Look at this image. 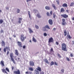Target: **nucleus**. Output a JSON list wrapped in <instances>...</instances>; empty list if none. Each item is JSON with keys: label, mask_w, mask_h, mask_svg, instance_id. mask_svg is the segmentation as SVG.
<instances>
[{"label": "nucleus", "mask_w": 74, "mask_h": 74, "mask_svg": "<svg viewBox=\"0 0 74 74\" xmlns=\"http://www.w3.org/2000/svg\"><path fill=\"white\" fill-rule=\"evenodd\" d=\"M61 49L64 51H66V52L67 51V49L66 45L65 43H63L62 44Z\"/></svg>", "instance_id": "1"}, {"label": "nucleus", "mask_w": 74, "mask_h": 74, "mask_svg": "<svg viewBox=\"0 0 74 74\" xmlns=\"http://www.w3.org/2000/svg\"><path fill=\"white\" fill-rule=\"evenodd\" d=\"M10 56L11 58V60L13 62L14 64H15V61L14 59L13 58V57H14V54H13V53H11L10 54Z\"/></svg>", "instance_id": "2"}, {"label": "nucleus", "mask_w": 74, "mask_h": 74, "mask_svg": "<svg viewBox=\"0 0 74 74\" xmlns=\"http://www.w3.org/2000/svg\"><path fill=\"white\" fill-rule=\"evenodd\" d=\"M26 38V37L25 36L24 37V35L21 34V40L22 42H24V40Z\"/></svg>", "instance_id": "3"}, {"label": "nucleus", "mask_w": 74, "mask_h": 74, "mask_svg": "<svg viewBox=\"0 0 74 74\" xmlns=\"http://www.w3.org/2000/svg\"><path fill=\"white\" fill-rule=\"evenodd\" d=\"M47 29H50V28L49 27L48 25H46L45 27H42V30L43 32H45V31H47Z\"/></svg>", "instance_id": "4"}, {"label": "nucleus", "mask_w": 74, "mask_h": 74, "mask_svg": "<svg viewBox=\"0 0 74 74\" xmlns=\"http://www.w3.org/2000/svg\"><path fill=\"white\" fill-rule=\"evenodd\" d=\"M61 16L62 18H67L69 17V16L66 14H61Z\"/></svg>", "instance_id": "5"}, {"label": "nucleus", "mask_w": 74, "mask_h": 74, "mask_svg": "<svg viewBox=\"0 0 74 74\" xmlns=\"http://www.w3.org/2000/svg\"><path fill=\"white\" fill-rule=\"evenodd\" d=\"M17 45L19 48H22L23 47L22 44L21 42L18 41L17 42Z\"/></svg>", "instance_id": "6"}, {"label": "nucleus", "mask_w": 74, "mask_h": 74, "mask_svg": "<svg viewBox=\"0 0 74 74\" xmlns=\"http://www.w3.org/2000/svg\"><path fill=\"white\" fill-rule=\"evenodd\" d=\"M62 25L64 26L66 24V20L64 18L62 19Z\"/></svg>", "instance_id": "7"}, {"label": "nucleus", "mask_w": 74, "mask_h": 74, "mask_svg": "<svg viewBox=\"0 0 74 74\" xmlns=\"http://www.w3.org/2000/svg\"><path fill=\"white\" fill-rule=\"evenodd\" d=\"M53 42V38L51 37L49 38L48 42L49 43H51V42Z\"/></svg>", "instance_id": "8"}, {"label": "nucleus", "mask_w": 74, "mask_h": 74, "mask_svg": "<svg viewBox=\"0 0 74 74\" xmlns=\"http://www.w3.org/2000/svg\"><path fill=\"white\" fill-rule=\"evenodd\" d=\"M14 74H21V72L20 71L19 69H18L17 71H14Z\"/></svg>", "instance_id": "9"}, {"label": "nucleus", "mask_w": 74, "mask_h": 74, "mask_svg": "<svg viewBox=\"0 0 74 74\" xmlns=\"http://www.w3.org/2000/svg\"><path fill=\"white\" fill-rule=\"evenodd\" d=\"M50 53L51 55H53L54 53V51L52 48H51L50 49Z\"/></svg>", "instance_id": "10"}, {"label": "nucleus", "mask_w": 74, "mask_h": 74, "mask_svg": "<svg viewBox=\"0 0 74 74\" xmlns=\"http://www.w3.org/2000/svg\"><path fill=\"white\" fill-rule=\"evenodd\" d=\"M29 64L30 66H34V62L33 61L29 62Z\"/></svg>", "instance_id": "11"}, {"label": "nucleus", "mask_w": 74, "mask_h": 74, "mask_svg": "<svg viewBox=\"0 0 74 74\" xmlns=\"http://www.w3.org/2000/svg\"><path fill=\"white\" fill-rule=\"evenodd\" d=\"M49 22L50 25H52L53 24V21H52V19H49Z\"/></svg>", "instance_id": "12"}, {"label": "nucleus", "mask_w": 74, "mask_h": 74, "mask_svg": "<svg viewBox=\"0 0 74 74\" xmlns=\"http://www.w3.org/2000/svg\"><path fill=\"white\" fill-rule=\"evenodd\" d=\"M36 70L38 71H40V72H41V67L40 66H38L37 67V68H36Z\"/></svg>", "instance_id": "13"}, {"label": "nucleus", "mask_w": 74, "mask_h": 74, "mask_svg": "<svg viewBox=\"0 0 74 74\" xmlns=\"http://www.w3.org/2000/svg\"><path fill=\"white\" fill-rule=\"evenodd\" d=\"M1 70L3 72V73H6L7 74H8V73H7V71H6L5 70V69H1Z\"/></svg>", "instance_id": "14"}, {"label": "nucleus", "mask_w": 74, "mask_h": 74, "mask_svg": "<svg viewBox=\"0 0 74 74\" xmlns=\"http://www.w3.org/2000/svg\"><path fill=\"white\" fill-rule=\"evenodd\" d=\"M34 74H40V73L39 72V71H38V70H37L36 69H35L34 71Z\"/></svg>", "instance_id": "15"}, {"label": "nucleus", "mask_w": 74, "mask_h": 74, "mask_svg": "<svg viewBox=\"0 0 74 74\" xmlns=\"http://www.w3.org/2000/svg\"><path fill=\"white\" fill-rule=\"evenodd\" d=\"M28 30H29V33H33V31L32 30V29L30 28H28Z\"/></svg>", "instance_id": "16"}, {"label": "nucleus", "mask_w": 74, "mask_h": 74, "mask_svg": "<svg viewBox=\"0 0 74 74\" xmlns=\"http://www.w3.org/2000/svg\"><path fill=\"white\" fill-rule=\"evenodd\" d=\"M0 64L1 65L2 67L4 66V61H1L0 63Z\"/></svg>", "instance_id": "17"}, {"label": "nucleus", "mask_w": 74, "mask_h": 74, "mask_svg": "<svg viewBox=\"0 0 74 74\" xmlns=\"http://www.w3.org/2000/svg\"><path fill=\"white\" fill-rule=\"evenodd\" d=\"M45 8L47 10H49L50 9V7L49 6H46L45 7Z\"/></svg>", "instance_id": "18"}, {"label": "nucleus", "mask_w": 74, "mask_h": 74, "mask_svg": "<svg viewBox=\"0 0 74 74\" xmlns=\"http://www.w3.org/2000/svg\"><path fill=\"white\" fill-rule=\"evenodd\" d=\"M19 21L18 22L19 23H21V21L22 20V18H18Z\"/></svg>", "instance_id": "19"}, {"label": "nucleus", "mask_w": 74, "mask_h": 74, "mask_svg": "<svg viewBox=\"0 0 74 74\" xmlns=\"http://www.w3.org/2000/svg\"><path fill=\"white\" fill-rule=\"evenodd\" d=\"M15 54L16 55H17V56H18V50H15Z\"/></svg>", "instance_id": "20"}, {"label": "nucleus", "mask_w": 74, "mask_h": 74, "mask_svg": "<svg viewBox=\"0 0 74 74\" xmlns=\"http://www.w3.org/2000/svg\"><path fill=\"white\" fill-rule=\"evenodd\" d=\"M62 6L64 7H67V4L66 3H64L62 5Z\"/></svg>", "instance_id": "21"}, {"label": "nucleus", "mask_w": 74, "mask_h": 74, "mask_svg": "<svg viewBox=\"0 0 74 74\" xmlns=\"http://www.w3.org/2000/svg\"><path fill=\"white\" fill-rule=\"evenodd\" d=\"M28 14L29 16V17L31 19H32V17H31V15H30V12L29 11H28Z\"/></svg>", "instance_id": "22"}, {"label": "nucleus", "mask_w": 74, "mask_h": 74, "mask_svg": "<svg viewBox=\"0 0 74 74\" xmlns=\"http://www.w3.org/2000/svg\"><path fill=\"white\" fill-rule=\"evenodd\" d=\"M52 6L53 8H54V10H56V6H55V4H52Z\"/></svg>", "instance_id": "23"}, {"label": "nucleus", "mask_w": 74, "mask_h": 74, "mask_svg": "<svg viewBox=\"0 0 74 74\" xmlns=\"http://www.w3.org/2000/svg\"><path fill=\"white\" fill-rule=\"evenodd\" d=\"M32 40L35 42H37V40H36V39H35V38L34 37H33L32 38Z\"/></svg>", "instance_id": "24"}, {"label": "nucleus", "mask_w": 74, "mask_h": 74, "mask_svg": "<svg viewBox=\"0 0 74 74\" xmlns=\"http://www.w3.org/2000/svg\"><path fill=\"white\" fill-rule=\"evenodd\" d=\"M1 45L2 46H5V42L3 41V40L2 41V42H1Z\"/></svg>", "instance_id": "25"}, {"label": "nucleus", "mask_w": 74, "mask_h": 74, "mask_svg": "<svg viewBox=\"0 0 74 74\" xmlns=\"http://www.w3.org/2000/svg\"><path fill=\"white\" fill-rule=\"evenodd\" d=\"M54 64V62L53 61H51L50 64V66H52Z\"/></svg>", "instance_id": "26"}, {"label": "nucleus", "mask_w": 74, "mask_h": 74, "mask_svg": "<svg viewBox=\"0 0 74 74\" xmlns=\"http://www.w3.org/2000/svg\"><path fill=\"white\" fill-rule=\"evenodd\" d=\"M45 62H46V63H47V64L49 63V62H48V61L47 60V59H45Z\"/></svg>", "instance_id": "27"}, {"label": "nucleus", "mask_w": 74, "mask_h": 74, "mask_svg": "<svg viewBox=\"0 0 74 74\" xmlns=\"http://www.w3.org/2000/svg\"><path fill=\"white\" fill-rule=\"evenodd\" d=\"M61 73H63H63H64V69H62L61 70Z\"/></svg>", "instance_id": "28"}, {"label": "nucleus", "mask_w": 74, "mask_h": 74, "mask_svg": "<svg viewBox=\"0 0 74 74\" xmlns=\"http://www.w3.org/2000/svg\"><path fill=\"white\" fill-rule=\"evenodd\" d=\"M29 70H30V71H33V69L32 67H30L29 69Z\"/></svg>", "instance_id": "29"}, {"label": "nucleus", "mask_w": 74, "mask_h": 74, "mask_svg": "<svg viewBox=\"0 0 74 74\" xmlns=\"http://www.w3.org/2000/svg\"><path fill=\"white\" fill-rule=\"evenodd\" d=\"M64 36H66L67 34V32H66V31L65 30L64 32Z\"/></svg>", "instance_id": "30"}, {"label": "nucleus", "mask_w": 74, "mask_h": 74, "mask_svg": "<svg viewBox=\"0 0 74 74\" xmlns=\"http://www.w3.org/2000/svg\"><path fill=\"white\" fill-rule=\"evenodd\" d=\"M57 56L59 58H62V56L58 53L57 54Z\"/></svg>", "instance_id": "31"}, {"label": "nucleus", "mask_w": 74, "mask_h": 74, "mask_svg": "<svg viewBox=\"0 0 74 74\" xmlns=\"http://www.w3.org/2000/svg\"><path fill=\"white\" fill-rule=\"evenodd\" d=\"M60 12H64V8H62L60 10Z\"/></svg>", "instance_id": "32"}, {"label": "nucleus", "mask_w": 74, "mask_h": 74, "mask_svg": "<svg viewBox=\"0 0 74 74\" xmlns=\"http://www.w3.org/2000/svg\"><path fill=\"white\" fill-rule=\"evenodd\" d=\"M5 70H6V71H7L8 72L10 73V70H9V69H8V68H6Z\"/></svg>", "instance_id": "33"}, {"label": "nucleus", "mask_w": 74, "mask_h": 74, "mask_svg": "<svg viewBox=\"0 0 74 74\" xmlns=\"http://www.w3.org/2000/svg\"><path fill=\"white\" fill-rule=\"evenodd\" d=\"M37 16H38V18H41V16L40 15V14H37Z\"/></svg>", "instance_id": "34"}, {"label": "nucleus", "mask_w": 74, "mask_h": 74, "mask_svg": "<svg viewBox=\"0 0 74 74\" xmlns=\"http://www.w3.org/2000/svg\"><path fill=\"white\" fill-rule=\"evenodd\" d=\"M3 22V20L2 19L0 20V24H2Z\"/></svg>", "instance_id": "35"}, {"label": "nucleus", "mask_w": 74, "mask_h": 74, "mask_svg": "<svg viewBox=\"0 0 74 74\" xmlns=\"http://www.w3.org/2000/svg\"><path fill=\"white\" fill-rule=\"evenodd\" d=\"M47 15L48 16H51V14H50L49 13V12H47Z\"/></svg>", "instance_id": "36"}, {"label": "nucleus", "mask_w": 74, "mask_h": 74, "mask_svg": "<svg viewBox=\"0 0 74 74\" xmlns=\"http://www.w3.org/2000/svg\"><path fill=\"white\" fill-rule=\"evenodd\" d=\"M74 4V3L73 2H72L71 3V4L70 5V6H73V5Z\"/></svg>", "instance_id": "37"}, {"label": "nucleus", "mask_w": 74, "mask_h": 74, "mask_svg": "<svg viewBox=\"0 0 74 74\" xmlns=\"http://www.w3.org/2000/svg\"><path fill=\"white\" fill-rule=\"evenodd\" d=\"M53 18H55L56 17V14H55V13H53Z\"/></svg>", "instance_id": "38"}, {"label": "nucleus", "mask_w": 74, "mask_h": 74, "mask_svg": "<svg viewBox=\"0 0 74 74\" xmlns=\"http://www.w3.org/2000/svg\"><path fill=\"white\" fill-rule=\"evenodd\" d=\"M67 36L69 39H71V36H70V35H67Z\"/></svg>", "instance_id": "39"}, {"label": "nucleus", "mask_w": 74, "mask_h": 74, "mask_svg": "<svg viewBox=\"0 0 74 74\" xmlns=\"http://www.w3.org/2000/svg\"><path fill=\"white\" fill-rule=\"evenodd\" d=\"M7 49H8L9 51H10V47H6Z\"/></svg>", "instance_id": "40"}, {"label": "nucleus", "mask_w": 74, "mask_h": 74, "mask_svg": "<svg viewBox=\"0 0 74 74\" xmlns=\"http://www.w3.org/2000/svg\"><path fill=\"white\" fill-rule=\"evenodd\" d=\"M17 13H19V12H20V10L19 9H17Z\"/></svg>", "instance_id": "41"}, {"label": "nucleus", "mask_w": 74, "mask_h": 74, "mask_svg": "<svg viewBox=\"0 0 74 74\" xmlns=\"http://www.w3.org/2000/svg\"><path fill=\"white\" fill-rule=\"evenodd\" d=\"M56 2H57V4H58V5H59L60 4L59 3V1L58 0L56 1Z\"/></svg>", "instance_id": "42"}, {"label": "nucleus", "mask_w": 74, "mask_h": 74, "mask_svg": "<svg viewBox=\"0 0 74 74\" xmlns=\"http://www.w3.org/2000/svg\"><path fill=\"white\" fill-rule=\"evenodd\" d=\"M35 27L37 29H38L39 28V27H38V26L36 25H35Z\"/></svg>", "instance_id": "43"}, {"label": "nucleus", "mask_w": 74, "mask_h": 74, "mask_svg": "<svg viewBox=\"0 0 74 74\" xmlns=\"http://www.w3.org/2000/svg\"><path fill=\"white\" fill-rule=\"evenodd\" d=\"M44 36H45V37L47 36V33H44Z\"/></svg>", "instance_id": "44"}, {"label": "nucleus", "mask_w": 74, "mask_h": 74, "mask_svg": "<svg viewBox=\"0 0 74 74\" xmlns=\"http://www.w3.org/2000/svg\"><path fill=\"white\" fill-rule=\"evenodd\" d=\"M6 49H7L6 48V47L4 48V49H3V51H4V52H6V51H7V50H6Z\"/></svg>", "instance_id": "45"}, {"label": "nucleus", "mask_w": 74, "mask_h": 74, "mask_svg": "<svg viewBox=\"0 0 74 74\" xmlns=\"http://www.w3.org/2000/svg\"><path fill=\"white\" fill-rule=\"evenodd\" d=\"M1 33H4V31H3V30L1 29Z\"/></svg>", "instance_id": "46"}, {"label": "nucleus", "mask_w": 74, "mask_h": 74, "mask_svg": "<svg viewBox=\"0 0 74 74\" xmlns=\"http://www.w3.org/2000/svg\"><path fill=\"white\" fill-rule=\"evenodd\" d=\"M66 60L68 61H70V59H69V58L68 57H66Z\"/></svg>", "instance_id": "47"}, {"label": "nucleus", "mask_w": 74, "mask_h": 74, "mask_svg": "<svg viewBox=\"0 0 74 74\" xmlns=\"http://www.w3.org/2000/svg\"><path fill=\"white\" fill-rule=\"evenodd\" d=\"M70 55L71 57H73V53H71Z\"/></svg>", "instance_id": "48"}, {"label": "nucleus", "mask_w": 74, "mask_h": 74, "mask_svg": "<svg viewBox=\"0 0 74 74\" xmlns=\"http://www.w3.org/2000/svg\"><path fill=\"white\" fill-rule=\"evenodd\" d=\"M26 46L25 45H24L23 46V49H25V48H26Z\"/></svg>", "instance_id": "49"}, {"label": "nucleus", "mask_w": 74, "mask_h": 74, "mask_svg": "<svg viewBox=\"0 0 74 74\" xmlns=\"http://www.w3.org/2000/svg\"><path fill=\"white\" fill-rule=\"evenodd\" d=\"M32 0H27L26 1L27 2V3H28L29 1H32Z\"/></svg>", "instance_id": "50"}, {"label": "nucleus", "mask_w": 74, "mask_h": 74, "mask_svg": "<svg viewBox=\"0 0 74 74\" xmlns=\"http://www.w3.org/2000/svg\"><path fill=\"white\" fill-rule=\"evenodd\" d=\"M40 74H44V72L42 71L41 72H40Z\"/></svg>", "instance_id": "51"}, {"label": "nucleus", "mask_w": 74, "mask_h": 74, "mask_svg": "<svg viewBox=\"0 0 74 74\" xmlns=\"http://www.w3.org/2000/svg\"><path fill=\"white\" fill-rule=\"evenodd\" d=\"M66 12H67V13H69V10H66Z\"/></svg>", "instance_id": "52"}, {"label": "nucleus", "mask_w": 74, "mask_h": 74, "mask_svg": "<svg viewBox=\"0 0 74 74\" xmlns=\"http://www.w3.org/2000/svg\"><path fill=\"white\" fill-rule=\"evenodd\" d=\"M54 63L55 65H56V66H58V64L56 63V62H55Z\"/></svg>", "instance_id": "53"}, {"label": "nucleus", "mask_w": 74, "mask_h": 74, "mask_svg": "<svg viewBox=\"0 0 74 74\" xmlns=\"http://www.w3.org/2000/svg\"><path fill=\"white\" fill-rule=\"evenodd\" d=\"M56 43L57 45H59V42H56Z\"/></svg>", "instance_id": "54"}, {"label": "nucleus", "mask_w": 74, "mask_h": 74, "mask_svg": "<svg viewBox=\"0 0 74 74\" xmlns=\"http://www.w3.org/2000/svg\"><path fill=\"white\" fill-rule=\"evenodd\" d=\"M51 15H52V11H51L50 12Z\"/></svg>", "instance_id": "55"}, {"label": "nucleus", "mask_w": 74, "mask_h": 74, "mask_svg": "<svg viewBox=\"0 0 74 74\" xmlns=\"http://www.w3.org/2000/svg\"><path fill=\"white\" fill-rule=\"evenodd\" d=\"M9 51H8L7 53V55H8L9 54Z\"/></svg>", "instance_id": "56"}, {"label": "nucleus", "mask_w": 74, "mask_h": 74, "mask_svg": "<svg viewBox=\"0 0 74 74\" xmlns=\"http://www.w3.org/2000/svg\"><path fill=\"white\" fill-rule=\"evenodd\" d=\"M29 74H32V72H29Z\"/></svg>", "instance_id": "57"}, {"label": "nucleus", "mask_w": 74, "mask_h": 74, "mask_svg": "<svg viewBox=\"0 0 74 74\" xmlns=\"http://www.w3.org/2000/svg\"><path fill=\"white\" fill-rule=\"evenodd\" d=\"M14 66H12V70H14Z\"/></svg>", "instance_id": "58"}, {"label": "nucleus", "mask_w": 74, "mask_h": 74, "mask_svg": "<svg viewBox=\"0 0 74 74\" xmlns=\"http://www.w3.org/2000/svg\"><path fill=\"white\" fill-rule=\"evenodd\" d=\"M14 59H15V60H17V58H16V57Z\"/></svg>", "instance_id": "59"}, {"label": "nucleus", "mask_w": 74, "mask_h": 74, "mask_svg": "<svg viewBox=\"0 0 74 74\" xmlns=\"http://www.w3.org/2000/svg\"><path fill=\"white\" fill-rule=\"evenodd\" d=\"M29 73L28 72H25V73L26 74H29Z\"/></svg>", "instance_id": "60"}, {"label": "nucleus", "mask_w": 74, "mask_h": 74, "mask_svg": "<svg viewBox=\"0 0 74 74\" xmlns=\"http://www.w3.org/2000/svg\"><path fill=\"white\" fill-rule=\"evenodd\" d=\"M6 9H7V10H8L9 9V8H8V7L6 8Z\"/></svg>", "instance_id": "61"}, {"label": "nucleus", "mask_w": 74, "mask_h": 74, "mask_svg": "<svg viewBox=\"0 0 74 74\" xmlns=\"http://www.w3.org/2000/svg\"><path fill=\"white\" fill-rule=\"evenodd\" d=\"M53 30H56V28H54L53 29Z\"/></svg>", "instance_id": "62"}, {"label": "nucleus", "mask_w": 74, "mask_h": 74, "mask_svg": "<svg viewBox=\"0 0 74 74\" xmlns=\"http://www.w3.org/2000/svg\"><path fill=\"white\" fill-rule=\"evenodd\" d=\"M9 39H10V40H12V38H10Z\"/></svg>", "instance_id": "63"}, {"label": "nucleus", "mask_w": 74, "mask_h": 74, "mask_svg": "<svg viewBox=\"0 0 74 74\" xmlns=\"http://www.w3.org/2000/svg\"><path fill=\"white\" fill-rule=\"evenodd\" d=\"M72 20L73 21H74V17L72 18Z\"/></svg>", "instance_id": "64"}]
</instances>
